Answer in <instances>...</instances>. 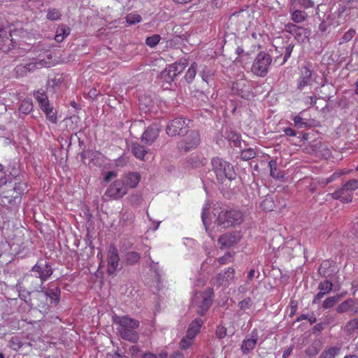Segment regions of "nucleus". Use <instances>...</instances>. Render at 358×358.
<instances>
[{"instance_id": "nucleus-53", "label": "nucleus", "mask_w": 358, "mask_h": 358, "mask_svg": "<svg viewBox=\"0 0 358 358\" xmlns=\"http://www.w3.org/2000/svg\"><path fill=\"white\" fill-rule=\"evenodd\" d=\"M9 178L10 176L4 171V166L0 164V187L6 185Z\"/></svg>"}, {"instance_id": "nucleus-33", "label": "nucleus", "mask_w": 358, "mask_h": 358, "mask_svg": "<svg viewBox=\"0 0 358 358\" xmlns=\"http://www.w3.org/2000/svg\"><path fill=\"white\" fill-rule=\"evenodd\" d=\"M34 97L38 102L41 108L49 105V100L43 90H38L34 93Z\"/></svg>"}, {"instance_id": "nucleus-61", "label": "nucleus", "mask_w": 358, "mask_h": 358, "mask_svg": "<svg viewBox=\"0 0 358 358\" xmlns=\"http://www.w3.org/2000/svg\"><path fill=\"white\" fill-rule=\"evenodd\" d=\"M208 210V204L206 205L205 207L203 208L202 209V213H201V219H202V222L203 223V225L205 226L206 227V231L208 232L209 236L212 237L213 238V236H212V233L210 231L208 230V227L207 226V224H206V211Z\"/></svg>"}, {"instance_id": "nucleus-31", "label": "nucleus", "mask_w": 358, "mask_h": 358, "mask_svg": "<svg viewBox=\"0 0 358 358\" xmlns=\"http://www.w3.org/2000/svg\"><path fill=\"white\" fill-rule=\"evenodd\" d=\"M322 348V343L320 341H315L306 350L305 354L309 357L316 356Z\"/></svg>"}, {"instance_id": "nucleus-20", "label": "nucleus", "mask_w": 358, "mask_h": 358, "mask_svg": "<svg viewBox=\"0 0 358 358\" xmlns=\"http://www.w3.org/2000/svg\"><path fill=\"white\" fill-rule=\"evenodd\" d=\"M332 289L333 285L329 280H326L321 282L318 286L319 292L315 295L313 303H317L324 296V295L329 293Z\"/></svg>"}, {"instance_id": "nucleus-13", "label": "nucleus", "mask_w": 358, "mask_h": 358, "mask_svg": "<svg viewBox=\"0 0 358 358\" xmlns=\"http://www.w3.org/2000/svg\"><path fill=\"white\" fill-rule=\"evenodd\" d=\"M345 11V8L343 7L338 8V10L330 15H329L327 17L326 20H323L319 25V30L322 32H324L327 31L328 26L334 25L337 26L342 23L341 20L343 13Z\"/></svg>"}, {"instance_id": "nucleus-56", "label": "nucleus", "mask_w": 358, "mask_h": 358, "mask_svg": "<svg viewBox=\"0 0 358 358\" xmlns=\"http://www.w3.org/2000/svg\"><path fill=\"white\" fill-rule=\"evenodd\" d=\"M293 121L294 122L295 126L297 127L298 128H304L308 126L307 121L299 115L295 116L293 118Z\"/></svg>"}, {"instance_id": "nucleus-16", "label": "nucleus", "mask_w": 358, "mask_h": 358, "mask_svg": "<svg viewBox=\"0 0 358 358\" xmlns=\"http://www.w3.org/2000/svg\"><path fill=\"white\" fill-rule=\"evenodd\" d=\"M239 232H232L222 235L217 241L220 249L229 248L237 243L241 239Z\"/></svg>"}, {"instance_id": "nucleus-37", "label": "nucleus", "mask_w": 358, "mask_h": 358, "mask_svg": "<svg viewBox=\"0 0 358 358\" xmlns=\"http://www.w3.org/2000/svg\"><path fill=\"white\" fill-rule=\"evenodd\" d=\"M341 348L338 347H331L324 350L320 356V358H334L339 353Z\"/></svg>"}, {"instance_id": "nucleus-23", "label": "nucleus", "mask_w": 358, "mask_h": 358, "mask_svg": "<svg viewBox=\"0 0 358 358\" xmlns=\"http://www.w3.org/2000/svg\"><path fill=\"white\" fill-rule=\"evenodd\" d=\"M141 255L136 251H129L124 254L123 262L126 266H134L138 263Z\"/></svg>"}, {"instance_id": "nucleus-36", "label": "nucleus", "mask_w": 358, "mask_h": 358, "mask_svg": "<svg viewBox=\"0 0 358 358\" xmlns=\"http://www.w3.org/2000/svg\"><path fill=\"white\" fill-rule=\"evenodd\" d=\"M197 70V64L196 62H193L191 66L189 67L185 76V79L188 83H191L194 79Z\"/></svg>"}, {"instance_id": "nucleus-62", "label": "nucleus", "mask_w": 358, "mask_h": 358, "mask_svg": "<svg viewBox=\"0 0 358 358\" xmlns=\"http://www.w3.org/2000/svg\"><path fill=\"white\" fill-rule=\"evenodd\" d=\"M192 340L193 338H190L186 336L180 341V348L182 349H187L192 344Z\"/></svg>"}, {"instance_id": "nucleus-45", "label": "nucleus", "mask_w": 358, "mask_h": 358, "mask_svg": "<svg viewBox=\"0 0 358 358\" xmlns=\"http://www.w3.org/2000/svg\"><path fill=\"white\" fill-rule=\"evenodd\" d=\"M214 75L215 73L213 70L206 67L201 73V78L204 82L209 83V82L213 80Z\"/></svg>"}, {"instance_id": "nucleus-55", "label": "nucleus", "mask_w": 358, "mask_h": 358, "mask_svg": "<svg viewBox=\"0 0 358 358\" xmlns=\"http://www.w3.org/2000/svg\"><path fill=\"white\" fill-rule=\"evenodd\" d=\"M293 48H294V45L292 43L287 45L285 48L284 57H283L282 61L280 64V65L285 64L287 62V60L288 59V58H289V57L291 56L292 52L293 51Z\"/></svg>"}, {"instance_id": "nucleus-18", "label": "nucleus", "mask_w": 358, "mask_h": 358, "mask_svg": "<svg viewBox=\"0 0 358 358\" xmlns=\"http://www.w3.org/2000/svg\"><path fill=\"white\" fill-rule=\"evenodd\" d=\"M160 128L157 123L150 125L143 132L141 140L148 145H151L158 137Z\"/></svg>"}, {"instance_id": "nucleus-2", "label": "nucleus", "mask_w": 358, "mask_h": 358, "mask_svg": "<svg viewBox=\"0 0 358 358\" xmlns=\"http://www.w3.org/2000/svg\"><path fill=\"white\" fill-rule=\"evenodd\" d=\"M114 322L119 325L117 331L122 339L131 343L138 341L139 336L136 329L139 326L138 321L128 316H117L114 319Z\"/></svg>"}, {"instance_id": "nucleus-26", "label": "nucleus", "mask_w": 358, "mask_h": 358, "mask_svg": "<svg viewBox=\"0 0 358 358\" xmlns=\"http://www.w3.org/2000/svg\"><path fill=\"white\" fill-rule=\"evenodd\" d=\"M203 321L201 319L196 318L194 320L189 324L187 331V336L190 338H194L196 334L199 331Z\"/></svg>"}, {"instance_id": "nucleus-42", "label": "nucleus", "mask_w": 358, "mask_h": 358, "mask_svg": "<svg viewBox=\"0 0 358 358\" xmlns=\"http://www.w3.org/2000/svg\"><path fill=\"white\" fill-rule=\"evenodd\" d=\"M294 6L308 9L314 6V2L312 0H295Z\"/></svg>"}, {"instance_id": "nucleus-59", "label": "nucleus", "mask_w": 358, "mask_h": 358, "mask_svg": "<svg viewBox=\"0 0 358 358\" xmlns=\"http://www.w3.org/2000/svg\"><path fill=\"white\" fill-rule=\"evenodd\" d=\"M300 27L296 26L293 23H287L285 25V29L287 32L291 34L294 36Z\"/></svg>"}, {"instance_id": "nucleus-58", "label": "nucleus", "mask_w": 358, "mask_h": 358, "mask_svg": "<svg viewBox=\"0 0 358 358\" xmlns=\"http://www.w3.org/2000/svg\"><path fill=\"white\" fill-rule=\"evenodd\" d=\"M349 171H344L342 170H339L334 173L329 178H327V181L325 182V185H327L328 183L331 182L334 180L340 178L344 174L348 173Z\"/></svg>"}, {"instance_id": "nucleus-27", "label": "nucleus", "mask_w": 358, "mask_h": 358, "mask_svg": "<svg viewBox=\"0 0 358 358\" xmlns=\"http://www.w3.org/2000/svg\"><path fill=\"white\" fill-rule=\"evenodd\" d=\"M257 334L255 335L254 331L252 332L251 338H246L243 341L241 350L244 353L248 352L254 349L257 344Z\"/></svg>"}, {"instance_id": "nucleus-34", "label": "nucleus", "mask_w": 358, "mask_h": 358, "mask_svg": "<svg viewBox=\"0 0 358 358\" xmlns=\"http://www.w3.org/2000/svg\"><path fill=\"white\" fill-rule=\"evenodd\" d=\"M310 34L309 29L300 27L294 36L299 43H303L308 39Z\"/></svg>"}, {"instance_id": "nucleus-40", "label": "nucleus", "mask_w": 358, "mask_h": 358, "mask_svg": "<svg viewBox=\"0 0 358 358\" xmlns=\"http://www.w3.org/2000/svg\"><path fill=\"white\" fill-rule=\"evenodd\" d=\"M61 12L57 8H49L47 10L46 18L51 21L58 20L61 18Z\"/></svg>"}, {"instance_id": "nucleus-17", "label": "nucleus", "mask_w": 358, "mask_h": 358, "mask_svg": "<svg viewBox=\"0 0 358 358\" xmlns=\"http://www.w3.org/2000/svg\"><path fill=\"white\" fill-rule=\"evenodd\" d=\"M313 81V71L308 66H303L300 69V76L297 80V89L302 90L305 87L311 85Z\"/></svg>"}, {"instance_id": "nucleus-24", "label": "nucleus", "mask_w": 358, "mask_h": 358, "mask_svg": "<svg viewBox=\"0 0 358 358\" xmlns=\"http://www.w3.org/2000/svg\"><path fill=\"white\" fill-rule=\"evenodd\" d=\"M141 175L137 172H130L125 175V184L127 185V187H128L131 188L136 187L140 180H141Z\"/></svg>"}, {"instance_id": "nucleus-63", "label": "nucleus", "mask_w": 358, "mask_h": 358, "mask_svg": "<svg viewBox=\"0 0 358 358\" xmlns=\"http://www.w3.org/2000/svg\"><path fill=\"white\" fill-rule=\"evenodd\" d=\"M231 259H232V255L228 252L227 254H225L224 256L220 257L218 259V262L220 263V264H225L228 262H230L231 261Z\"/></svg>"}, {"instance_id": "nucleus-51", "label": "nucleus", "mask_w": 358, "mask_h": 358, "mask_svg": "<svg viewBox=\"0 0 358 358\" xmlns=\"http://www.w3.org/2000/svg\"><path fill=\"white\" fill-rule=\"evenodd\" d=\"M338 300V297H337V296L328 297L324 301V302L322 303V307L324 309L330 308L333 307L337 303Z\"/></svg>"}, {"instance_id": "nucleus-6", "label": "nucleus", "mask_w": 358, "mask_h": 358, "mask_svg": "<svg viewBox=\"0 0 358 358\" xmlns=\"http://www.w3.org/2000/svg\"><path fill=\"white\" fill-rule=\"evenodd\" d=\"M272 62L271 56L265 52H260L255 57L252 67L251 72L257 76L265 77Z\"/></svg>"}, {"instance_id": "nucleus-8", "label": "nucleus", "mask_w": 358, "mask_h": 358, "mask_svg": "<svg viewBox=\"0 0 358 358\" xmlns=\"http://www.w3.org/2000/svg\"><path fill=\"white\" fill-rule=\"evenodd\" d=\"M231 91L234 94L245 99H250L252 96V85L245 79H240L234 82Z\"/></svg>"}, {"instance_id": "nucleus-19", "label": "nucleus", "mask_w": 358, "mask_h": 358, "mask_svg": "<svg viewBox=\"0 0 358 358\" xmlns=\"http://www.w3.org/2000/svg\"><path fill=\"white\" fill-rule=\"evenodd\" d=\"M234 269L228 268L223 272L220 273L216 277V281L218 286H227L234 278Z\"/></svg>"}, {"instance_id": "nucleus-5", "label": "nucleus", "mask_w": 358, "mask_h": 358, "mask_svg": "<svg viewBox=\"0 0 358 358\" xmlns=\"http://www.w3.org/2000/svg\"><path fill=\"white\" fill-rule=\"evenodd\" d=\"M213 292L211 288L206 289L203 292H196L192 302L196 313L201 316L205 315L213 303Z\"/></svg>"}, {"instance_id": "nucleus-22", "label": "nucleus", "mask_w": 358, "mask_h": 358, "mask_svg": "<svg viewBox=\"0 0 358 358\" xmlns=\"http://www.w3.org/2000/svg\"><path fill=\"white\" fill-rule=\"evenodd\" d=\"M130 150L134 156L140 160L145 161L146 155L148 153V149L138 143H132L130 145Z\"/></svg>"}, {"instance_id": "nucleus-43", "label": "nucleus", "mask_w": 358, "mask_h": 358, "mask_svg": "<svg viewBox=\"0 0 358 358\" xmlns=\"http://www.w3.org/2000/svg\"><path fill=\"white\" fill-rule=\"evenodd\" d=\"M358 329V318L350 320L345 326L344 331L348 334H352Z\"/></svg>"}, {"instance_id": "nucleus-44", "label": "nucleus", "mask_w": 358, "mask_h": 358, "mask_svg": "<svg viewBox=\"0 0 358 358\" xmlns=\"http://www.w3.org/2000/svg\"><path fill=\"white\" fill-rule=\"evenodd\" d=\"M161 78L164 81L167 83H171L174 80V79L176 78V76H173L172 74V71H171L169 66H168L164 71H162Z\"/></svg>"}, {"instance_id": "nucleus-28", "label": "nucleus", "mask_w": 358, "mask_h": 358, "mask_svg": "<svg viewBox=\"0 0 358 358\" xmlns=\"http://www.w3.org/2000/svg\"><path fill=\"white\" fill-rule=\"evenodd\" d=\"M187 64L188 62L186 59H181L169 66L172 71V74L177 76L185 69Z\"/></svg>"}, {"instance_id": "nucleus-15", "label": "nucleus", "mask_w": 358, "mask_h": 358, "mask_svg": "<svg viewBox=\"0 0 358 358\" xmlns=\"http://www.w3.org/2000/svg\"><path fill=\"white\" fill-rule=\"evenodd\" d=\"M54 65L52 55H48L47 59H37L34 62L25 64L27 73H32L42 68H50Z\"/></svg>"}, {"instance_id": "nucleus-41", "label": "nucleus", "mask_w": 358, "mask_h": 358, "mask_svg": "<svg viewBox=\"0 0 358 358\" xmlns=\"http://www.w3.org/2000/svg\"><path fill=\"white\" fill-rule=\"evenodd\" d=\"M353 305L354 302L352 300H345L336 308V311L340 313L347 312L353 306Z\"/></svg>"}, {"instance_id": "nucleus-3", "label": "nucleus", "mask_w": 358, "mask_h": 358, "mask_svg": "<svg viewBox=\"0 0 358 358\" xmlns=\"http://www.w3.org/2000/svg\"><path fill=\"white\" fill-rule=\"evenodd\" d=\"M242 221L243 214L239 210H222L218 213L213 228L216 231H220L222 229L238 225Z\"/></svg>"}, {"instance_id": "nucleus-35", "label": "nucleus", "mask_w": 358, "mask_h": 358, "mask_svg": "<svg viewBox=\"0 0 358 358\" xmlns=\"http://www.w3.org/2000/svg\"><path fill=\"white\" fill-rule=\"evenodd\" d=\"M274 207L275 203L273 198L268 195L260 203V208L265 211H272L274 209Z\"/></svg>"}, {"instance_id": "nucleus-57", "label": "nucleus", "mask_w": 358, "mask_h": 358, "mask_svg": "<svg viewBox=\"0 0 358 358\" xmlns=\"http://www.w3.org/2000/svg\"><path fill=\"white\" fill-rule=\"evenodd\" d=\"M303 320H308L310 324H313L317 321L316 317L313 313L311 314H301L297 319L296 322H300Z\"/></svg>"}, {"instance_id": "nucleus-10", "label": "nucleus", "mask_w": 358, "mask_h": 358, "mask_svg": "<svg viewBox=\"0 0 358 358\" xmlns=\"http://www.w3.org/2000/svg\"><path fill=\"white\" fill-rule=\"evenodd\" d=\"M128 191L127 185L122 179L115 180L108 187L106 191L105 195L115 199L122 198Z\"/></svg>"}, {"instance_id": "nucleus-54", "label": "nucleus", "mask_w": 358, "mask_h": 358, "mask_svg": "<svg viewBox=\"0 0 358 358\" xmlns=\"http://www.w3.org/2000/svg\"><path fill=\"white\" fill-rule=\"evenodd\" d=\"M142 17L140 15L130 13L127 16L126 21L129 24H134L140 22Z\"/></svg>"}, {"instance_id": "nucleus-47", "label": "nucleus", "mask_w": 358, "mask_h": 358, "mask_svg": "<svg viewBox=\"0 0 358 358\" xmlns=\"http://www.w3.org/2000/svg\"><path fill=\"white\" fill-rule=\"evenodd\" d=\"M356 31L354 29H350L348 31H346L342 38L340 39L339 44H343L347 43L352 39V38L355 36Z\"/></svg>"}, {"instance_id": "nucleus-1", "label": "nucleus", "mask_w": 358, "mask_h": 358, "mask_svg": "<svg viewBox=\"0 0 358 358\" xmlns=\"http://www.w3.org/2000/svg\"><path fill=\"white\" fill-rule=\"evenodd\" d=\"M60 289L58 287H49L45 291H37L33 304L41 313H48L52 306H56L60 300Z\"/></svg>"}, {"instance_id": "nucleus-25", "label": "nucleus", "mask_w": 358, "mask_h": 358, "mask_svg": "<svg viewBox=\"0 0 358 358\" xmlns=\"http://www.w3.org/2000/svg\"><path fill=\"white\" fill-rule=\"evenodd\" d=\"M186 162L193 168L202 166L206 164V159L198 155L192 154L186 159Z\"/></svg>"}, {"instance_id": "nucleus-4", "label": "nucleus", "mask_w": 358, "mask_h": 358, "mask_svg": "<svg viewBox=\"0 0 358 358\" xmlns=\"http://www.w3.org/2000/svg\"><path fill=\"white\" fill-rule=\"evenodd\" d=\"M211 165L217 179L223 182L228 179L232 180L236 177L233 166L228 162L220 157H213L211 160Z\"/></svg>"}, {"instance_id": "nucleus-21", "label": "nucleus", "mask_w": 358, "mask_h": 358, "mask_svg": "<svg viewBox=\"0 0 358 358\" xmlns=\"http://www.w3.org/2000/svg\"><path fill=\"white\" fill-rule=\"evenodd\" d=\"M334 199L340 200L343 203H350L352 201V194L342 186L331 194Z\"/></svg>"}, {"instance_id": "nucleus-32", "label": "nucleus", "mask_w": 358, "mask_h": 358, "mask_svg": "<svg viewBox=\"0 0 358 358\" xmlns=\"http://www.w3.org/2000/svg\"><path fill=\"white\" fill-rule=\"evenodd\" d=\"M331 267V262L328 260L323 261L318 269L319 274L324 278L329 277L333 272L332 270H330Z\"/></svg>"}, {"instance_id": "nucleus-48", "label": "nucleus", "mask_w": 358, "mask_h": 358, "mask_svg": "<svg viewBox=\"0 0 358 358\" xmlns=\"http://www.w3.org/2000/svg\"><path fill=\"white\" fill-rule=\"evenodd\" d=\"M343 186L345 188V189L348 190L352 194L355 190L358 189V180L351 179L345 182Z\"/></svg>"}, {"instance_id": "nucleus-9", "label": "nucleus", "mask_w": 358, "mask_h": 358, "mask_svg": "<svg viewBox=\"0 0 358 358\" xmlns=\"http://www.w3.org/2000/svg\"><path fill=\"white\" fill-rule=\"evenodd\" d=\"M201 143V136L198 131L191 130L187 132L185 138L179 142L178 147L180 150L188 152L196 148Z\"/></svg>"}, {"instance_id": "nucleus-52", "label": "nucleus", "mask_w": 358, "mask_h": 358, "mask_svg": "<svg viewBox=\"0 0 358 358\" xmlns=\"http://www.w3.org/2000/svg\"><path fill=\"white\" fill-rule=\"evenodd\" d=\"M14 72L17 77H24L28 73L25 64H21L16 66L14 69Z\"/></svg>"}, {"instance_id": "nucleus-39", "label": "nucleus", "mask_w": 358, "mask_h": 358, "mask_svg": "<svg viewBox=\"0 0 358 358\" xmlns=\"http://www.w3.org/2000/svg\"><path fill=\"white\" fill-rule=\"evenodd\" d=\"M45 113L47 118L52 123H56L57 121V117L55 112L53 111V108L49 105L41 108Z\"/></svg>"}, {"instance_id": "nucleus-60", "label": "nucleus", "mask_w": 358, "mask_h": 358, "mask_svg": "<svg viewBox=\"0 0 358 358\" xmlns=\"http://www.w3.org/2000/svg\"><path fill=\"white\" fill-rule=\"evenodd\" d=\"M275 164L276 163L273 160L269 162L268 165L270 166V174L273 178H280V176L278 173H275L277 171Z\"/></svg>"}, {"instance_id": "nucleus-12", "label": "nucleus", "mask_w": 358, "mask_h": 358, "mask_svg": "<svg viewBox=\"0 0 358 358\" xmlns=\"http://www.w3.org/2000/svg\"><path fill=\"white\" fill-rule=\"evenodd\" d=\"M40 278H38L36 274L27 273L22 278L18 280L17 286L22 288L21 285L24 288L30 289L31 292L38 291V289L41 288L43 284Z\"/></svg>"}, {"instance_id": "nucleus-50", "label": "nucleus", "mask_w": 358, "mask_h": 358, "mask_svg": "<svg viewBox=\"0 0 358 358\" xmlns=\"http://www.w3.org/2000/svg\"><path fill=\"white\" fill-rule=\"evenodd\" d=\"M256 156V152L254 149L248 148L243 150L241 154V157L243 160H249L254 158Z\"/></svg>"}, {"instance_id": "nucleus-64", "label": "nucleus", "mask_w": 358, "mask_h": 358, "mask_svg": "<svg viewBox=\"0 0 358 358\" xmlns=\"http://www.w3.org/2000/svg\"><path fill=\"white\" fill-rule=\"evenodd\" d=\"M11 345L10 346L13 348V350H17L22 347V345L20 344V342L17 337H13L10 340Z\"/></svg>"}, {"instance_id": "nucleus-49", "label": "nucleus", "mask_w": 358, "mask_h": 358, "mask_svg": "<svg viewBox=\"0 0 358 358\" xmlns=\"http://www.w3.org/2000/svg\"><path fill=\"white\" fill-rule=\"evenodd\" d=\"M161 39V36L158 34H154L148 36L145 40V43L150 48L156 46Z\"/></svg>"}, {"instance_id": "nucleus-11", "label": "nucleus", "mask_w": 358, "mask_h": 358, "mask_svg": "<svg viewBox=\"0 0 358 358\" xmlns=\"http://www.w3.org/2000/svg\"><path fill=\"white\" fill-rule=\"evenodd\" d=\"M119 263L118 250L113 244H110L107 252V273L108 275L113 276L115 274Z\"/></svg>"}, {"instance_id": "nucleus-30", "label": "nucleus", "mask_w": 358, "mask_h": 358, "mask_svg": "<svg viewBox=\"0 0 358 358\" xmlns=\"http://www.w3.org/2000/svg\"><path fill=\"white\" fill-rule=\"evenodd\" d=\"M70 31V28L67 25L61 24L57 29L55 40L57 43L62 42L64 40V38L69 35Z\"/></svg>"}, {"instance_id": "nucleus-46", "label": "nucleus", "mask_w": 358, "mask_h": 358, "mask_svg": "<svg viewBox=\"0 0 358 358\" xmlns=\"http://www.w3.org/2000/svg\"><path fill=\"white\" fill-rule=\"evenodd\" d=\"M10 31L6 28H0V45L7 41H11Z\"/></svg>"}, {"instance_id": "nucleus-29", "label": "nucleus", "mask_w": 358, "mask_h": 358, "mask_svg": "<svg viewBox=\"0 0 358 358\" xmlns=\"http://www.w3.org/2000/svg\"><path fill=\"white\" fill-rule=\"evenodd\" d=\"M290 9L291 20L295 23H301L306 21L308 17V13L296 8Z\"/></svg>"}, {"instance_id": "nucleus-14", "label": "nucleus", "mask_w": 358, "mask_h": 358, "mask_svg": "<svg viewBox=\"0 0 358 358\" xmlns=\"http://www.w3.org/2000/svg\"><path fill=\"white\" fill-rule=\"evenodd\" d=\"M31 272L36 273L38 278L45 282L52 274L50 265L45 261H38L31 268Z\"/></svg>"}, {"instance_id": "nucleus-7", "label": "nucleus", "mask_w": 358, "mask_h": 358, "mask_svg": "<svg viewBox=\"0 0 358 358\" xmlns=\"http://www.w3.org/2000/svg\"><path fill=\"white\" fill-rule=\"evenodd\" d=\"M190 120L182 117H176L171 120L166 126V132L169 136H176L187 133V128Z\"/></svg>"}, {"instance_id": "nucleus-38", "label": "nucleus", "mask_w": 358, "mask_h": 358, "mask_svg": "<svg viewBox=\"0 0 358 358\" xmlns=\"http://www.w3.org/2000/svg\"><path fill=\"white\" fill-rule=\"evenodd\" d=\"M33 109L32 101L31 99H24L22 101L19 110L23 114H29Z\"/></svg>"}]
</instances>
